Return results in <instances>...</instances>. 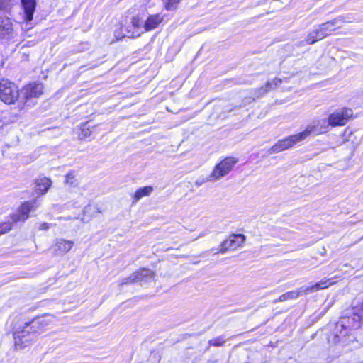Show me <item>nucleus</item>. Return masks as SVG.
Returning <instances> with one entry per match:
<instances>
[{
    "mask_svg": "<svg viewBox=\"0 0 363 363\" xmlns=\"http://www.w3.org/2000/svg\"><path fill=\"white\" fill-rule=\"evenodd\" d=\"M350 308H347L341 316L340 320L336 323L334 330L335 342H340L343 337L350 334L352 330L360 327L362 320L355 313H350Z\"/></svg>",
    "mask_w": 363,
    "mask_h": 363,
    "instance_id": "1",
    "label": "nucleus"
},
{
    "mask_svg": "<svg viewBox=\"0 0 363 363\" xmlns=\"http://www.w3.org/2000/svg\"><path fill=\"white\" fill-rule=\"evenodd\" d=\"M20 100V92L18 86L8 80L0 82V100L7 104H14Z\"/></svg>",
    "mask_w": 363,
    "mask_h": 363,
    "instance_id": "2",
    "label": "nucleus"
},
{
    "mask_svg": "<svg viewBox=\"0 0 363 363\" xmlns=\"http://www.w3.org/2000/svg\"><path fill=\"white\" fill-rule=\"evenodd\" d=\"M238 162V160L229 157L223 160L220 162L216 165L212 172L208 177V181L215 182L224 177L233 169V167Z\"/></svg>",
    "mask_w": 363,
    "mask_h": 363,
    "instance_id": "3",
    "label": "nucleus"
},
{
    "mask_svg": "<svg viewBox=\"0 0 363 363\" xmlns=\"http://www.w3.org/2000/svg\"><path fill=\"white\" fill-rule=\"evenodd\" d=\"M353 111L349 108H340L335 110L329 116V123L330 126H343L349 119L352 116Z\"/></svg>",
    "mask_w": 363,
    "mask_h": 363,
    "instance_id": "4",
    "label": "nucleus"
},
{
    "mask_svg": "<svg viewBox=\"0 0 363 363\" xmlns=\"http://www.w3.org/2000/svg\"><path fill=\"white\" fill-rule=\"evenodd\" d=\"M305 140L303 134L301 133L290 135L283 140H279L269 150L271 154L278 153L279 152L288 150L299 142Z\"/></svg>",
    "mask_w": 363,
    "mask_h": 363,
    "instance_id": "5",
    "label": "nucleus"
},
{
    "mask_svg": "<svg viewBox=\"0 0 363 363\" xmlns=\"http://www.w3.org/2000/svg\"><path fill=\"white\" fill-rule=\"evenodd\" d=\"M329 126H330V124L329 123L328 117L327 119L315 120L308 124L301 133L306 140L311 134L320 135L326 133Z\"/></svg>",
    "mask_w": 363,
    "mask_h": 363,
    "instance_id": "6",
    "label": "nucleus"
},
{
    "mask_svg": "<svg viewBox=\"0 0 363 363\" xmlns=\"http://www.w3.org/2000/svg\"><path fill=\"white\" fill-rule=\"evenodd\" d=\"M43 91V86L40 83L29 84L23 87L20 93V102L26 104L33 99L39 97Z\"/></svg>",
    "mask_w": 363,
    "mask_h": 363,
    "instance_id": "7",
    "label": "nucleus"
},
{
    "mask_svg": "<svg viewBox=\"0 0 363 363\" xmlns=\"http://www.w3.org/2000/svg\"><path fill=\"white\" fill-rule=\"evenodd\" d=\"M245 237L242 234H233L220 245L218 253L225 254L228 251H234L242 245Z\"/></svg>",
    "mask_w": 363,
    "mask_h": 363,
    "instance_id": "8",
    "label": "nucleus"
},
{
    "mask_svg": "<svg viewBox=\"0 0 363 363\" xmlns=\"http://www.w3.org/2000/svg\"><path fill=\"white\" fill-rule=\"evenodd\" d=\"M30 327L26 325L21 330L14 333L15 345L17 348L22 349L34 340L35 335L30 332Z\"/></svg>",
    "mask_w": 363,
    "mask_h": 363,
    "instance_id": "9",
    "label": "nucleus"
},
{
    "mask_svg": "<svg viewBox=\"0 0 363 363\" xmlns=\"http://www.w3.org/2000/svg\"><path fill=\"white\" fill-rule=\"evenodd\" d=\"M39 206L38 201L34 200L33 201H26L23 203L18 211L11 216V219L13 222L25 221L29 217V213L35 211Z\"/></svg>",
    "mask_w": 363,
    "mask_h": 363,
    "instance_id": "10",
    "label": "nucleus"
},
{
    "mask_svg": "<svg viewBox=\"0 0 363 363\" xmlns=\"http://www.w3.org/2000/svg\"><path fill=\"white\" fill-rule=\"evenodd\" d=\"M155 272L147 268H142L133 273L130 277L121 280V284H128L142 281H148L155 277Z\"/></svg>",
    "mask_w": 363,
    "mask_h": 363,
    "instance_id": "11",
    "label": "nucleus"
},
{
    "mask_svg": "<svg viewBox=\"0 0 363 363\" xmlns=\"http://www.w3.org/2000/svg\"><path fill=\"white\" fill-rule=\"evenodd\" d=\"M164 21V16L161 13L150 15L145 21V30L146 32L156 29Z\"/></svg>",
    "mask_w": 363,
    "mask_h": 363,
    "instance_id": "12",
    "label": "nucleus"
},
{
    "mask_svg": "<svg viewBox=\"0 0 363 363\" xmlns=\"http://www.w3.org/2000/svg\"><path fill=\"white\" fill-rule=\"evenodd\" d=\"M333 280V278L322 279L319 282H317L311 286H304V290L306 292V294H308L310 293L326 289L335 283V281Z\"/></svg>",
    "mask_w": 363,
    "mask_h": 363,
    "instance_id": "13",
    "label": "nucleus"
},
{
    "mask_svg": "<svg viewBox=\"0 0 363 363\" xmlns=\"http://www.w3.org/2000/svg\"><path fill=\"white\" fill-rule=\"evenodd\" d=\"M282 82V80L279 78H274L272 81H269L266 83V84L259 89H257L256 95L257 97H259L268 91L275 89L278 87Z\"/></svg>",
    "mask_w": 363,
    "mask_h": 363,
    "instance_id": "14",
    "label": "nucleus"
},
{
    "mask_svg": "<svg viewBox=\"0 0 363 363\" xmlns=\"http://www.w3.org/2000/svg\"><path fill=\"white\" fill-rule=\"evenodd\" d=\"M131 26L134 28V31L130 35L131 38L139 37L142 33L146 32V30H145V21L143 22L139 16L133 17Z\"/></svg>",
    "mask_w": 363,
    "mask_h": 363,
    "instance_id": "15",
    "label": "nucleus"
},
{
    "mask_svg": "<svg viewBox=\"0 0 363 363\" xmlns=\"http://www.w3.org/2000/svg\"><path fill=\"white\" fill-rule=\"evenodd\" d=\"M21 4L25 12V20L28 22L31 21L35 9V0H21Z\"/></svg>",
    "mask_w": 363,
    "mask_h": 363,
    "instance_id": "16",
    "label": "nucleus"
},
{
    "mask_svg": "<svg viewBox=\"0 0 363 363\" xmlns=\"http://www.w3.org/2000/svg\"><path fill=\"white\" fill-rule=\"evenodd\" d=\"M52 182L50 179L43 177L36 180L35 182V192L38 195L45 194L50 187L51 186Z\"/></svg>",
    "mask_w": 363,
    "mask_h": 363,
    "instance_id": "17",
    "label": "nucleus"
},
{
    "mask_svg": "<svg viewBox=\"0 0 363 363\" xmlns=\"http://www.w3.org/2000/svg\"><path fill=\"white\" fill-rule=\"evenodd\" d=\"M304 286L299 288L295 291H288L279 297L274 303L282 302L289 299L296 298L301 296L306 295Z\"/></svg>",
    "mask_w": 363,
    "mask_h": 363,
    "instance_id": "18",
    "label": "nucleus"
},
{
    "mask_svg": "<svg viewBox=\"0 0 363 363\" xmlns=\"http://www.w3.org/2000/svg\"><path fill=\"white\" fill-rule=\"evenodd\" d=\"M73 246V242L69 240H59L55 244V251L59 254H64L69 252Z\"/></svg>",
    "mask_w": 363,
    "mask_h": 363,
    "instance_id": "19",
    "label": "nucleus"
},
{
    "mask_svg": "<svg viewBox=\"0 0 363 363\" xmlns=\"http://www.w3.org/2000/svg\"><path fill=\"white\" fill-rule=\"evenodd\" d=\"M152 191L153 187L151 186H146L138 189L134 194L133 203H136L143 197L150 195Z\"/></svg>",
    "mask_w": 363,
    "mask_h": 363,
    "instance_id": "20",
    "label": "nucleus"
},
{
    "mask_svg": "<svg viewBox=\"0 0 363 363\" xmlns=\"http://www.w3.org/2000/svg\"><path fill=\"white\" fill-rule=\"evenodd\" d=\"M343 23V19L342 17H339L337 18H335L333 20H331L328 22L324 23L320 25L323 30H325V32H328V35H330V33L335 30V27H340L341 25H339Z\"/></svg>",
    "mask_w": 363,
    "mask_h": 363,
    "instance_id": "21",
    "label": "nucleus"
},
{
    "mask_svg": "<svg viewBox=\"0 0 363 363\" xmlns=\"http://www.w3.org/2000/svg\"><path fill=\"white\" fill-rule=\"evenodd\" d=\"M12 24L9 19L0 17V35H4L10 32Z\"/></svg>",
    "mask_w": 363,
    "mask_h": 363,
    "instance_id": "22",
    "label": "nucleus"
},
{
    "mask_svg": "<svg viewBox=\"0 0 363 363\" xmlns=\"http://www.w3.org/2000/svg\"><path fill=\"white\" fill-rule=\"evenodd\" d=\"M77 134L78 138L80 140H83L89 136L91 134V125L89 122H86L85 123L82 124L78 130Z\"/></svg>",
    "mask_w": 363,
    "mask_h": 363,
    "instance_id": "23",
    "label": "nucleus"
},
{
    "mask_svg": "<svg viewBox=\"0 0 363 363\" xmlns=\"http://www.w3.org/2000/svg\"><path fill=\"white\" fill-rule=\"evenodd\" d=\"M350 313H355L360 318L361 320L363 321V300L362 301H357L354 303L352 307L350 308Z\"/></svg>",
    "mask_w": 363,
    "mask_h": 363,
    "instance_id": "24",
    "label": "nucleus"
},
{
    "mask_svg": "<svg viewBox=\"0 0 363 363\" xmlns=\"http://www.w3.org/2000/svg\"><path fill=\"white\" fill-rule=\"evenodd\" d=\"M182 0H162L164 7L167 11H174L178 8Z\"/></svg>",
    "mask_w": 363,
    "mask_h": 363,
    "instance_id": "25",
    "label": "nucleus"
},
{
    "mask_svg": "<svg viewBox=\"0 0 363 363\" xmlns=\"http://www.w3.org/2000/svg\"><path fill=\"white\" fill-rule=\"evenodd\" d=\"M318 40H320L318 37L317 36V34L315 33V32L314 30L311 31V33H308V35H307L306 38L300 42V45H303V44H307V45H312L313 43H315V42H317Z\"/></svg>",
    "mask_w": 363,
    "mask_h": 363,
    "instance_id": "26",
    "label": "nucleus"
},
{
    "mask_svg": "<svg viewBox=\"0 0 363 363\" xmlns=\"http://www.w3.org/2000/svg\"><path fill=\"white\" fill-rule=\"evenodd\" d=\"M54 320V317L52 315H45L38 320L33 321V324H39L43 327L48 325L50 323H52Z\"/></svg>",
    "mask_w": 363,
    "mask_h": 363,
    "instance_id": "27",
    "label": "nucleus"
},
{
    "mask_svg": "<svg viewBox=\"0 0 363 363\" xmlns=\"http://www.w3.org/2000/svg\"><path fill=\"white\" fill-rule=\"evenodd\" d=\"M65 184L69 186H76L78 184L74 172H69L65 176Z\"/></svg>",
    "mask_w": 363,
    "mask_h": 363,
    "instance_id": "28",
    "label": "nucleus"
},
{
    "mask_svg": "<svg viewBox=\"0 0 363 363\" xmlns=\"http://www.w3.org/2000/svg\"><path fill=\"white\" fill-rule=\"evenodd\" d=\"M225 342V340L223 337H218L208 341L210 346L220 347L223 346Z\"/></svg>",
    "mask_w": 363,
    "mask_h": 363,
    "instance_id": "29",
    "label": "nucleus"
},
{
    "mask_svg": "<svg viewBox=\"0 0 363 363\" xmlns=\"http://www.w3.org/2000/svg\"><path fill=\"white\" fill-rule=\"evenodd\" d=\"M11 229V224L9 222L0 223V235L7 233Z\"/></svg>",
    "mask_w": 363,
    "mask_h": 363,
    "instance_id": "30",
    "label": "nucleus"
},
{
    "mask_svg": "<svg viewBox=\"0 0 363 363\" xmlns=\"http://www.w3.org/2000/svg\"><path fill=\"white\" fill-rule=\"evenodd\" d=\"M115 39H113L110 41V43H113L116 40H119L125 37V35L123 33L121 30V28H118L117 30L114 31Z\"/></svg>",
    "mask_w": 363,
    "mask_h": 363,
    "instance_id": "31",
    "label": "nucleus"
},
{
    "mask_svg": "<svg viewBox=\"0 0 363 363\" xmlns=\"http://www.w3.org/2000/svg\"><path fill=\"white\" fill-rule=\"evenodd\" d=\"M313 30L317 34V36L318 37L319 40H322L328 35V32H325V30H323L320 26H319L318 28L315 29Z\"/></svg>",
    "mask_w": 363,
    "mask_h": 363,
    "instance_id": "32",
    "label": "nucleus"
},
{
    "mask_svg": "<svg viewBox=\"0 0 363 363\" xmlns=\"http://www.w3.org/2000/svg\"><path fill=\"white\" fill-rule=\"evenodd\" d=\"M206 235V232H202V233H201L199 235V236L196 238V239L200 238H202V237L205 236Z\"/></svg>",
    "mask_w": 363,
    "mask_h": 363,
    "instance_id": "33",
    "label": "nucleus"
},
{
    "mask_svg": "<svg viewBox=\"0 0 363 363\" xmlns=\"http://www.w3.org/2000/svg\"><path fill=\"white\" fill-rule=\"evenodd\" d=\"M46 225H47V224H46V223H44V224H43V228H47V226H46Z\"/></svg>",
    "mask_w": 363,
    "mask_h": 363,
    "instance_id": "34",
    "label": "nucleus"
}]
</instances>
